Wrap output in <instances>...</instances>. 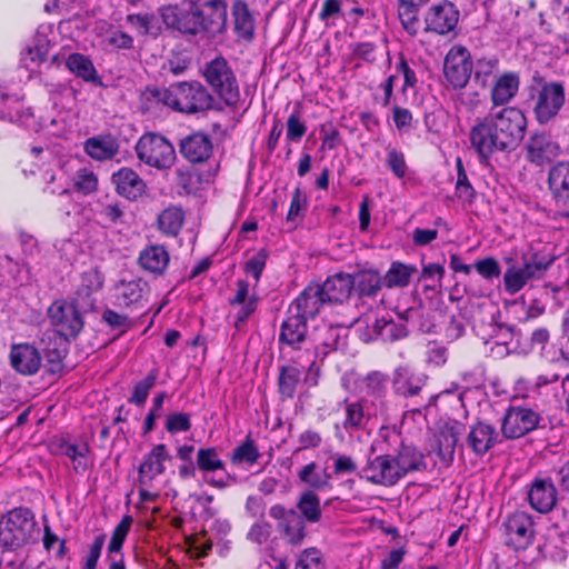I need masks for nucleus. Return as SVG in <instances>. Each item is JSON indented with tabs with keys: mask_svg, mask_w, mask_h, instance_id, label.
<instances>
[{
	"mask_svg": "<svg viewBox=\"0 0 569 569\" xmlns=\"http://www.w3.org/2000/svg\"><path fill=\"white\" fill-rule=\"evenodd\" d=\"M527 119L517 108L490 112L470 131V142L477 153L489 158L495 151H511L525 137Z\"/></svg>",
	"mask_w": 569,
	"mask_h": 569,
	"instance_id": "nucleus-1",
	"label": "nucleus"
},
{
	"mask_svg": "<svg viewBox=\"0 0 569 569\" xmlns=\"http://www.w3.org/2000/svg\"><path fill=\"white\" fill-rule=\"evenodd\" d=\"M375 451L372 445L365 466L358 471L359 478L370 483L393 486L408 471L422 465V455L413 448L405 447L397 456L375 455Z\"/></svg>",
	"mask_w": 569,
	"mask_h": 569,
	"instance_id": "nucleus-2",
	"label": "nucleus"
},
{
	"mask_svg": "<svg viewBox=\"0 0 569 569\" xmlns=\"http://www.w3.org/2000/svg\"><path fill=\"white\" fill-rule=\"evenodd\" d=\"M201 74L226 104H237L240 98L239 84L232 68L223 57H216L204 63Z\"/></svg>",
	"mask_w": 569,
	"mask_h": 569,
	"instance_id": "nucleus-3",
	"label": "nucleus"
},
{
	"mask_svg": "<svg viewBox=\"0 0 569 569\" xmlns=\"http://www.w3.org/2000/svg\"><path fill=\"white\" fill-rule=\"evenodd\" d=\"M171 109L186 114L202 113L212 108L214 98L198 81L170 84Z\"/></svg>",
	"mask_w": 569,
	"mask_h": 569,
	"instance_id": "nucleus-4",
	"label": "nucleus"
},
{
	"mask_svg": "<svg viewBox=\"0 0 569 569\" xmlns=\"http://www.w3.org/2000/svg\"><path fill=\"white\" fill-rule=\"evenodd\" d=\"M140 161L158 170L171 168L177 159L172 143L163 136L154 132L144 133L136 144Z\"/></svg>",
	"mask_w": 569,
	"mask_h": 569,
	"instance_id": "nucleus-5",
	"label": "nucleus"
},
{
	"mask_svg": "<svg viewBox=\"0 0 569 569\" xmlns=\"http://www.w3.org/2000/svg\"><path fill=\"white\" fill-rule=\"evenodd\" d=\"M533 113L540 124H546L557 117L565 100V88L561 82H546L532 96Z\"/></svg>",
	"mask_w": 569,
	"mask_h": 569,
	"instance_id": "nucleus-6",
	"label": "nucleus"
},
{
	"mask_svg": "<svg viewBox=\"0 0 569 569\" xmlns=\"http://www.w3.org/2000/svg\"><path fill=\"white\" fill-rule=\"evenodd\" d=\"M53 332L76 338L83 328V319L77 306L66 300H56L47 311Z\"/></svg>",
	"mask_w": 569,
	"mask_h": 569,
	"instance_id": "nucleus-7",
	"label": "nucleus"
},
{
	"mask_svg": "<svg viewBox=\"0 0 569 569\" xmlns=\"http://www.w3.org/2000/svg\"><path fill=\"white\" fill-rule=\"evenodd\" d=\"M342 428L349 432L363 430L372 418L385 413V402L370 401L368 398L345 401Z\"/></svg>",
	"mask_w": 569,
	"mask_h": 569,
	"instance_id": "nucleus-8",
	"label": "nucleus"
},
{
	"mask_svg": "<svg viewBox=\"0 0 569 569\" xmlns=\"http://www.w3.org/2000/svg\"><path fill=\"white\" fill-rule=\"evenodd\" d=\"M443 73L452 89L467 86L472 73V60L467 48L455 46L449 50L443 61Z\"/></svg>",
	"mask_w": 569,
	"mask_h": 569,
	"instance_id": "nucleus-9",
	"label": "nucleus"
},
{
	"mask_svg": "<svg viewBox=\"0 0 569 569\" xmlns=\"http://www.w3.org/2000/svg\"><path fill=\"white\" fill-rule=\"evenodd\" d=\"M502 530L507 546L516 550L527 549L533 541L535 523L528 513L516 511L502 521Z\"/></svg>",
	"mask_w": 569,
	"mask_h": 569,
	"instance_id": "nucleus-10",
	"label": "nucleus"
},
{
	"mask_svg": "<svg viewBox=\"0 0 569 569\" xmlns=\"http://www.w3.org/2000/svg\"><path fill=\"white\" fill-rule=\"evenodd\" d=\"M539 421L540 416L533 409L511 406L502 418L501 432L507 439H517L535 430Z\"/></svg>",
	"mask_w": 569,
	"mask_h": 569,
	"instance_id": "nucleus-11",
	"label": "nucleus"
},
{
	"mask_svg": "<svg viewBox=\"0 0 569 569\" xmlns=\"http://www.w3.org/2000/svg\"><path fill=\"white\" fill-rule=\"evenodd\" d=\"M199 32L221 33L227 26L226 0H193Z\"/></svg>",
	"mask_w": 569,
	"mask_h": 569,
	"instance_id": "nucleus-12",
	"label": "nucleus"
},
{
	"mask_svg": "<svg viewBox=\"0 0 569 569\" xmlns=\"http://www.w3.org/2000/svg\"><path fill=\"white\" fill-rule=\"evenodd\" d=\"M358 329L366 328V340L381 339L392 342L407 336L403 325L392 319L379 318L375 313L365 315L356 320Z\"/></svg>",
	"mask_w": 569,
	"mask_h": 569,
	"instance_id": "nucleus-13",
	"label": "nucleus"
},
{
	"mask_svg": "<svg viewBox=\"0 0 569 569\" xmlns=\"http://www.w3.org/2000/svg\"><path fill=\"white\" fill-rule=\"evenodd\" d=\"M150 288L141 278L121 279L113 286L114 305L120 308L141 309L148 301Z\"/></svg>",
	"mask_w": 569,
	"mask_h": 569,
	"instance_id": "nucleus-14",
	"label": "nucleus"
},
{
	"mask_svg": "<svg viewBox=\"0 0 569 569\" xmlns=\"http://www.w3.org/2000/svg\"><path fill=\"white\" fill-rule=\"evenodd\" d=\"M160 16L167 28L186 34L196 36L200 33L193 1L188 3V8L179 4L164 6L160 9Z\"/></svg>",
	"mask_w": 569,
	"mask_h": 569,
	"instance_id": "nucleus-15",
	"label": "nucleus"
},
{
	"mask_svg": "<svg viewBox=\"0 0 569 569\" xmlns=\"http://www.w3.org/2000/svg\"><path fill=\"white\" fill-rule=\"evenodd\" d=\"M460 428L461 425L457 420L441 421L433 435L432 450H429V455L433 452L443 465H449L453 459Z\"/></svg>",
	"mask_w": 569,
	"mask_h": 569,
	"instance_id": "nucleus-16",
	"label": "nucleus"
},
{
	"mask_svg": "<svg viewBox=\"0 0 569 569\" xmlns=\"http://www.w3.org/2000/svg\"><path fill=\"white\" fill-rule=\"evenodd\" d=\"M197 467L203 472L204 481L213 488L224 489L237 482V477L226 472L224 478L208 477V473L224 470V462L216 448H200L197 452Z\"/></svg>",
	"mask_w": 569,
	"mask_h": 569,
	"instance_id": "nucleus-17",
	"label": "nucleus"
},
{
	"mask_svg": "<svg viewBox=\"0 0 569 569\" xmlns=\"http://www.w3.org/2000/svg\"><path fill=\"white\" fill-rule=\"evenodd\" d=\"M27 509H13L8 513L4 528L0 527V539L6 546H19L27 536V531L32 527V519Z\"/></svg>",
	"mask_w": 569,
	"mask_h": 569,
	"instance_id": "nucleus-18",
	"label": "nucleus"
},
{
	"mask_svg": "<svg viewBox=\"0 0 569 569\" xmlns=\"http://www.w3.org/2000/svg\"><path fill=\"white\" fill-rule=\"evenodd\" d=\"M499 442V432L495 426L477 421L469 427L465 445L477 457H482Z\"/></svg>",
	"mask_w": 569,
	"mask_h": 569,
	"instance_id": "nucleus-19",
	"label": "nucleus"
},
{
	"mask_svg": "<svg viewBox=\"0 0 569 569\" xmlns=\"http://www.w3.org/2000/svg\"><path fill=\"white\" fill-rule=\"evenodd\" d=\"M104 283V274L97 267L83 271L76 290V302L83 309H93L96 298Z\"/></svg>",
	"mask_w": 569,
	"mask_h": 569,
	"instance_id": "nucleus-20",
	"label": "nucleus"
},
{
	"mask_svg": "<svg viewBox=\"0 0 569 569\" xmlns=\"http://www.w3.org/2000/svg\"><path fill=\"white\" fill-rule=\"evenodd\" d=\"M180 153L191 163L206 162L213 152L211 138L203 132H194L180 140Z\"/></svg>",
	"mask_w": 569,
	"mask_h": 569,
	"instance_id": "nucleus-21",
	"label": "nucleus"
},
{
	"mask_svg": "<svg viewBox=\"0 0 569 569\" xmlns=\"http://www.w3.org/2000/svg\"><path fill=\"white\" fill-rule=\"evenodd\" d=\"M10 365L19 373L32 376L41 367V356L38 349L30 343H17L10 350Z\"/></svg>",
	"mask_w": 569,
	"mask_h": 569,
	"instance_id": "nucleus-22",
	"label": "nucleus"
},
{
	"mask_svg": "<svg viewBox=\"0 0 569 569\" xmlns=\"http://www.w3.org/2000/svg\"><path fill=\"white\" fill-rule=\"evenodd\" d=\"M326 303L319 283H310L290 305L289 310L309 320L315 318Z\"/></svg>",
	"mask_w": 569,
	"mask_h": 569,
	"instance_id": "nucleus-23",
	"label": "nucleus"
},
{
	"mask_svg": "<svg viewBox=\"0 0 569 569\" xmlns=\"http://www.w3.org/2000/svg\"><path fill=\"white\" fill-rule=\"evenodd\" d=\"M526 149L528 161L536 166H542L551 161L560 152L559 144L546 133L532 134L526 144Z\"/></svg>",
	"mask_w": 569,
	"mask_h": 569,
	"instance_id": "nucleus-24",
	"label": "nucleus"
},
{
	"mask_svg": "<svg viewBox=\"0 0 569 569\" xmlns=\"http://www.w3.org/2000/svg\"><path fill=\"white\" fill-rule=\"evenodd\" d=\"M170 459L167 447L162 443L157 445L144 457L139 467V482L143 486L164 472V462Z\"/></svg>",
	"mask_w": 569,
	"mask_h": 569,
	"instance_id": "nucleus-25",
	"label": "nucleus"
},
{
	"mask_svg": "<svg viewBox=\"0 0 569 569\" xmlns=\"http://www.w3.org/2000/svg\"><path fill=\"white\" fill-rule=\"evenodd\" d=\"M530 506L538 512L550 511L557 501V490L549 479H536L528 491Z\"/></svg>",
	"mask_w": 569,
	"mask_h": 569,
	"instance_id": "nucleus-26",
	"label": "nucleus"
},
{
	"mask_svg": "<svg viewBox=\"0 0 569 569\" xmlns=\"http://www.w3.org/2000/svg\"><path fill=\"white\" fill-rule=\"evenodd\" d=\"M116 190L122 197L134 200L146 191V183L139 174L130 168H121L111 178Z\"/></svg>",
	"mask_w": 569,
	"mask_h": 569,
	"instance_id": "nucleus-27",
	"label": "nucleus"
},
{
	"mask_svg": "<svg viewBox=\"0 0 569 569\" xmlns=\"http://www.w3.org/2000/svg\"><path fill=\"white\" fill-rule=\"evenodd\" d=\"M548 187L557 203H569V161H559L548 172Z\"/></svg>",
	"mask_w": 569,
	"mask_h": 569,
	"instance_id": "nucleus-28",
	"label": "nucleus"
},
{
	"mask_svg": "<svg viewBox=\"0 0 569 569\" xmlns=\"http://www.w3.org/2000/svg\"><path fill=\"white\" fill-rule=\"evenodd\" d=\"M319 287L326 302H342L353 289V282L350 273L339 272L328 277Z\"/></svg>",
	"mask_w": 569,
	"mask_h": 569,
	"instance_id": "nucleus-29",
	"label": "nucleus"
},
{
	"mask_svg": "<svg viewBox=\"0 0 569 569\" xmlns=\"http://www.w3.org/2000/svg\"><path fill=\"white\" fill-rule=\"evenodd\" d=\"M308 319L288 310V316L283 320L280 329V342L292 349L306 340Z\"/></svg>",
	"mask_w": 569,
	"mask_h": 569,
	"instance_id": "nucleus-30",
	"label": "nucleus"
},
{
	"mask_svg": "<svg viewBox=\"0 0 569 569\" xmlns=\"http://www.w3.org/2000/svg\"><path fill=\"white\" fill-rule=\"evenodd\" d=\"M298 479L312 491H322L332 488V473L316 461L301 467L297 472Z\"/></svg>",
	"mask_w": 569,
	"mask_h": 569,
	"instance_id": "nucleus-31",
	"label": "nucleus"
},
{
	"mask_svg": "<svg viewBox=\"0 0 569 569\" xmlns=\"http://www.w3.org/2000/svg\"><path fill=\"white\" fill-rule=\"evenodd\" d=\"M84 151L93 160H110L119 152V142L111 134L94 136L86 140Z\"/></svg>",
	"mask_w": 569,
	"mask_h": 569,
	"instance_id": "nucleus-32",
	"label": "nucleus"
},
{
	"mask_svg": "<svg viewBox=\"0 0 569 569\" xmlns=\"http://www.w3.org/2000/svg\"><path fill=\"white\" fill-rule=\"evenodd\" d=\"M459 19V12L455 6L449 2L435 6L431 9V18L429 19V31L439 34L448 33L453 30Z\"/></svg>",
	"mask_w": 569,
	"mask_h": 569,
	"instance_id": "nucleus-33",
	"label": "nucleus"
},
{
	"mask_svg": "<svg viewBox=\"0 0 569 569\" xmlns=\"http://www.w3.org/2000/svg\"><path fill=\"white\" fill-rule=\"evenodd\" d=\"M170 261V256L166 248L160 244H152L144 248L139 256V266L154 274L161 276Z\"/></svg>",
	"mask_w": 569,
	"mask_h": 569,
	"instance_id": "nucleus-34",
	"label": "nucleus"
},
{
	"mask_svg": "<svg viewBox=\"0 0 569 569\" xmlns=\"http://www.w3.org/2000/svg\"><path fill=\"white\" fill-rule=\"evenodd\" d=\"M426 385L425 376L417 375L408 367H400L395 371L393 388L398 395L412 397L418 395Z\"/></svg>",
	"mask_w": 569,
	"mask_h": 569,
	"instance_id": "nucleus-35",
	"label": "nucleus"
},
{
	"mask_svg": "<svg viewBox=\"0 0 569 569\" xmlns=\"http://www.w3.org/2000/svg\"><path fill=\"white\" fill-rule=\"evenodd\" d=\"M233 28L237 37L250 41L254 34V20L246 2L237 0L232 6Z\"/></svg>",
	"mask_w": 569,
	"mask_h": 569,
	"instance_id": "nucleus-36",
	"label": "nucleus"
},
{
	"mask_svg": "<svg viewBox=\"0 0 569 569\" xmlns=\"http://www.w3.org/2000/svg\"><path fill=\"white\" fill-rule=\"evenodd\" d=\"M67 69L86 82H100L99 74L89 57L82 53H71L66 59Z\"/></svg>",
	"mask_w": 569,
	"mask_h": 569,
	"instance_id": "nucleus-37",
	"label": "nucleus"
},
{
	"mask_svg": "<svg viewBox=\"0 0 569 569\" xmlns=\"http://www.w3.org/2000/svg\"><path fill=\"white\" fill-rule=\"evenodd\" d=\"M519 77L513 72L502 74L491 89V100L495 106L508 103L517 93Z\"/></svg>",
	"mask_w": 569,
	"mask_h": 569,
	"instance_id": "nucleus-38",
	"label": "nucleus"
},
{
	"mask_svg": "<svg viewBox=\"0 0 569 569\" xmlns=\"http://www.w3.org/2000/svg\"><path fill=\"white\" fill-rule=\"evenodd\" d=\"M184 222V212L181 208L170 206L163 209L157 218L159 231L166 237H177Z\"/></svg>",
	"mask_w": 569,
	"mask_h": 569,
	"instance_id": "nucleus-39",
	"label": "nucleus"
},
{
	"mask_svg": "<svg viewBox=\"0 0 569 569\" xmlns=\"http://www.w3.org/2000/svg\"><path fill=\"white\" fill-rule=\"evenodd\" d=\"M171 89L148 87L141 93V109L143 112H153L162 107L171 108Z\"/></svg>",
	"mask_w": 569,
	"mask_h": 569,
	"instance_id": "nucleus-40",
	"label": "nucleus"
},
{
	"mask_svg": "<svg viewBox=\"0 0 569 569\" xmlns=\"http://www.w3.org/2000/svg\"><path fill=\"white\" fill-rule=\"evenodd\" d=\"M297 509L305 521L316 523L321 520L322 509L320 498L312 490H305L297 500Z\"/></svg>",
	"mask_w": 569,
	"mask_h": 569,
	"instance_id": "nucleus-41",
	"label": "nucleus"
},
{
	"mask_svg": "<svg viewBox=\"0 0 569 569\" xmlns=\"http://www.w3.org/2000/svg\"><path fill=\"white\" fill-rule=\"evenodd\" d=\"M387 382V376L379 371L368 373L360 385V390L362 392L361 398H368L370 401L383 402Z\"/></svg>",
	"mask_w": 569,
	"mask_h": 569,
	"instance_id": "nucleus-42",
	"label": "nucleus"
},
{
	"mask_svg": "<svg viewBox=\"0 0 569 569\" xmlns=\"http://www.w3.org/2000/svg\"><path fill=\"white\" fill-rule=\"evenodd\" d=\"M351 279L353 282V288L361 296H375L382 287L383 279L380 274L375 270H361L351 274Z\"/></svg>",
	"mask_w": 569,
	"mask_h": 569,
	"instance_id": "nucleus-43",
	"label": "nucleus"
},
{
	"mask_svg": "<svg viewBox=\"0 0 569 569\" xmlns=\"http://www.w3.org/2000/svg\"><path fill=\"white\" fill-rule=\"evenodd\" d=\"M58 332H47L43 335L41 342L46 345L44 353L50 363L59 365L67 353L68 339Z\"/></svg>",
	"mask_w": 569,
	"mask_h": 569,
	"instance_id": "nucleus-44",
	"label": "nucleus"
},
{
	"mask_svg": "<svg viewBox=\"0 0 569 569\" xmlns=\"http://www.w3.org/2000/svg\"><path fill=\"white\" fill-rule=\"evenodd\" d=\"M42 179L46 184L43 192L58 196L61 199H71L69 182L61 169L46 171Z\"/></svg>",
	"mask_w": 569,
	"mask_h": 569,
	"instance_id": "nucleus-45",
	"label": "nucleus"
},
{
	"mask_svg": "<svg viewBox=\"0 0 569 569\" xmlns=\"http://www.w3.org/2000/svg\"><path fill=\"white\" fill-rule=\"evenodd\" d=\"M261 453L254 440L248 436L244 441L238 445L230 453V461L234 466H252L254 465Z\"/></svg>",
	"mask_w": 569,
	"mask_h": 569,
	"instance_id": "nucleus-46",
	"label": "nucleus"
},
{
	"mask_svg": "<svg viewBox=\"0 0 569 569\" xmlns=\"http://www.w3.org/2000/svg\"><path fill=\"white\" fill-rule=\"evenodd\" d=\"M89 446L87 442L71 443L66 442L61 445L62 455L67 456L73 463V470L77 473L84 472L89 469Z\"/></svg>",
	"mask_w": 569,
	"mask_h": 569,
	"instance_id": "nucleus-47",
	"label": "nucleus"
},
{
	"mask_svg": "<svg viewBox=\"0 0 569 569\" xmlns=\"http://www.w3.org/2000/svg\"><path fill=\"white\" fill-rule=\"evenodd\" d=\"M555 261V257L550 254H542L539 252L531 253L523 257L521 268L525 270L529 279H540L545 276L547 270Z\"/></svg>",
	"mask_w": 569,
	"mask_h": 569,
	"instance_id": "nucleus-48",
	"label": "nucleus"
},
{
	"mask_svg": "<svg viewBox=\"0 0 569 569\" xmlns=\"http://www.w3.org/2000/svg\"><path fill=\"white\" fill-rule=\"evenodd\" d=\"M416 272V267L395 261L391 263L383 278V284L388 288L405 287L409 283L411 276Z\"/></svg>",
	"mask_w": 569,
	"mask_h": 569,
	"instance_id": "nucleus-49",
	"label": "nucleus"
},
{
	"mask_svg": "<svg viewBox=\"0 0 569 569\" xmlns=\"http://www.w3.org/2000/svg\"><path fill=\"white\" fill-rule=\"evenodd\" d=\"M300 368L293 365H286L281 368L278 385L282 397L292 398L300 381Z\"/></svg>",
	"mask_w": 569,
	"mask_h": 569,
	"instance_id": "nucleus-50",
	"label": "nucleus"
},
{
	"mask_svg": "<svg viewBox=\"0 0 569 569\" xmlns=\"http://www.w3.org/2000/svg\"><path fill=\"white\" fill-rule=\"evenodd\" d=\"M305 522L297 510L291 512L284 522H280L284 537L290 543L299 545L303 540L306 537Z\"/></svg>",
	"mask_w": 569,
	"mask_h": 569,
	"instance_id": "nucleus-51",
	"label": "nucleus"
},
{
	"mask_svg": "<svg viewBox=\"0 0 569 569\" xmlns=\"http://www.w3.org/2000/svg\"><path fill=\"white\" fill-rule=\"evenodd\" d=\"M157 379L158 370H150L143 379L134 385L129 402L142 407L147 401L150 390L154 387Z\"/></svg>",
	"mask_w": 569,
	"mask_h": 569,
	"instance_id": "nucleus-52",
	"label": "nucleus"
},
{
	"mask_svg": "<svg viewBox=\"0 0 569 569\" xmlns=\"http://www.w3.org/2000/svg\"><path fill=\"white\" fill-rule=\"evenodd\" d=\"M296 351V355L291 356L290 360L293 366H297L300 368V372L303 370L308 371V376L306 378L307 381L310 382V385L315 386L317 385V379L311 377L315 368H316V358L317 353L315 350L311 349H305L303 351L299 350V347L297 349H293Z\"/></svg>",
	"mask_w": 569,
	"mask_h": 569,
	"instance_id": "nucleus-53",
	"label": "nucleus"
},
{
	"mask_svg": "<svg viewBox=\"0 0 569 569\" xmlns=\"http://www.w3.org/2000/svg\"><path fill=\"white\" fill-rule=\"evenodd\" d=\"M98 177L89 168H80L73 177V189L81 194H91L98 190Z\"/></svg>",
	"mask_w": 569,
	"mask_h": 569,
	"instance_id": "nucleus-54",
	"label": "nucleus"
},
{
	"mask_svg": "<svg viewBox=\"0 0 569 569\" xmlns=\"http://www.w3.org/2000/svg\"><path fill=\"white\" fill-rule=\"evenodd\" d=\"M529 280V277L521 267L511 266L503 274L505 290L509 295H516Z\"/></svg>",
	"mask_w": 569,
	"mask_h": 569,
	"instance_id": "nucleus-55",
	"label": "nucleus"
},
{
	"mask_svg": "<svg viewBox=\"0 0 569 569\" xmlns=\"http://www.w3.org/2000/svg\"><path fill=\"white\" fill-rule=\"evenodd\" d=\"M132 525V517L131 516H124L121 521L113 529L111 539L108 545V551L110 553L112 552H119L122 548V545L126 540V537L128 536V532L130 530V527Z\"/></svg>",
	"mask_w": 569,
	"mask_h": 569,
	"instance_id": "nucleus-56",
	"label": "nucleus"
},
{
	"mask_svg": "<svg viewBox=\"0 0 569 569\" xmlns=\"http://www.w3.org/2000/svg\"><path fill=\"white\" fill-rule=\"evenodd\" d=\"M343 0H325L322 2L319 19L327 27H331L336 24L338 18L341 17V7Z\"/></svg>",
	"mask_w": 569,
	"mask_h": 569,
	"instance_id": "nucleus-57",
	"label": "nucleus"
},
{
	"mask_svg": "<svg viewBox=\"0 0 569 569\" xmlns=\"http://www.w3.org/2000/svg\"><path fill=\"white\" fill-rule=\"evenodd\" d=\"M332 459V476H346L352 475L355 472L358 473V468L356 461L347 455L336 453L331 457Z\"/></svg>",
	"mask_w": 569,
	"mask_h": 569,
	"instance_id": "nucleus-58",
	"label": "nucleus"
},
{
	"mask_svg": "<svg viewBox=\"0 0 569 569\" xmlns=\"http://www.w3.org/2000/svg\"><path fill=\"white\" fill-rule=\"evenodd\" d=\"M286 127V138L292 142H299L307 132V127L301 121L299 112H292L288 117Z\"/></svg>",
	"mask_w": 569,
	"mask_h": 569,
	"instance_id": "nucleus-59",
	"label": "nucleus"
},
{
	"mask_svg": "<svg viewBox=\"0 0 569 569\" xmlns=\"http://www.w3.org/2000/svg\"><path fill=\"white\" fill-rule=\"evenodd\" d=\"M164 427L169 433L188 431L191 428L190 415L186 412L168 415Z\"/></svg>",
	"mask_w": 569,
	"mask_h": 569,
	"instance_id": "nucleus-60",
	"label": "nucleus"
},
{
	"mask_svg": "<svg viewBox=\"0 0 569 569\" xmlns=\"http://www.w3.org/2000/svg\"><path fill=\"white\" fill-rule=\"evenodd\" d=\"M296 569H323L322 557L319 550L306 549L299 557Z\"/></svg>",
	"mask_w": 569,
	"mask_h": 569,
	"instance_id": "nucleus-61",
	"label": "nucleus"
},
{
	"mask_svg": "<svg viewBox=\"0 0 569 569\" xmlns=\"http://www.w3.org/2000/svg\"><path fill=\"white\" fill-rule=\"evenodd\" d=\"M258 299L257 297H251L250 301L237 303L236 306H232L236 311L233 313L234 319V327L237 329H240L246 321L249 319V317L256 311L257 309Z\"/></svg>",
	"mask_w": 569,
	"mask_h": 569,
	"instance_id": "nucleus-62",
	"label": "nucleus"
},
{
	"mask_svg": "<svg viewBox=\"0 0 569 569\" xmlns=\"http://www.w3.org/2000/svg\"><path fill=\"white\" fill-rule=\"evenodd\" d=\"M268 254L264 250H260L248 259L244 264V271L250 274L256 282L259 281L260 276L266 267Z\"/></svg>",
	"mask_w": 569,
	"mask_h": 569,
	"instance_id": "nucleus-63",
	"label": "nucleus"
},
{
	"mask_svg": "<svg viewBox=\"0 0 569 569\" xmlns=\"http://www.w3.org/2000/svg\"><path fill=\"white\" fill-rule=\"evenodd\" d=\"M270 535L271 525L266 521H257L250 527L247 538L253 543L263 545L269 540Z\"/></svg>",
	"mask_w": 569,
	"mask_h": 569,
	"instance_id": "nucleus-64",
	"label": "nucleus"
}]
</instances>
